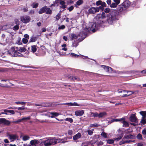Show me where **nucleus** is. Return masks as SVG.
Instances as JSON below:
<instances>
[{"mask_svg": "<svg viewBox=\"0 0 146 146\" xmlns=\"http://www.w3.org/2000/svg\"><path fill=\"white\" fill-rule=\"evenodd\" d=\"M65 27V26L64 25H62L61 26H60L58 28V29H64Z\"/></svg>", "mask_w": 146, "mask_h": 146, "instance_id": "3c124183", "label": "nucleus"}, {"mask_svg": "<svg viewBox=\"0 0 146 146\" xmlns=\"http://www.w3.org/2000/svg\"><path fill=\"white\" fill-rule=\"evenodd\" d=\"M84 113V111L83 110H78L75 112V115L76 116H82Z\"/></svg>", "mask_w": 146, "mask_h": 146, "instance_id": "ddd939ff", "label": "nucleus"}, {"mask_svg": "<svg viewBox=\"0 0 146 146\" xmlns=\"http://www.w3.org/2000/svg\"><path fill=\"white\" fill-rule=\"evenodd\" d=\"M118 92L119 93H128V91H125L122 90H118Z\"/></svg>", "mask_w": 146, "mask_h": 146, "instance_id": "37998d69", "label": "nucleus"}, {"mask_svg": "<svg viewBox=\"0 0 146 146\" xmlns=\"http://www.w3.org/2000/svg\"><path fill=\"white\" fill-rule=\"evenodd\" d=\"M37 38V37L32 36L31 37L30 40H29L30 42H34L36 41Z\"/></svg>", "mask_w": 146, "mask_h": 146, "instance_id": "5701e85b", "label": "nucleus"}, {"mask_svg": "<svg viewBox=\"0 0 146 146\" xmlns=\"http://www.w3.org/2000/svg\"><path fill=\"white\" fill-rule=\"evenodd\" d=\"M65 120L66 121H68L70 123H72L73 122V119L70 118H66L65 119Z\"/></svg>", "mask_w": 146, "mask_h": 146, "instance_id": "a19ab883", "label": "nucleus"}, {"mask_svg": "<svg viewBox=\"0 0 146 146\" xmlns=\"http://www.w3.org/2000/svg\"><path fill=\"white\" fill-rule=\"evenodd\" d=\"M32 6L33 8H36L37 7L38 4L37 3H34L32 5Z\"/></svg>", "mask_w": 146, "mask_h": 146, "instance_id": "a18cd8bd", "label": "nucleus"}, {"mask_svg": "<svg viewBox=\"0 0 146 146\" xmlns=\"http://www.w3.org/2000/svg\"><path fill=\"white\" fill-rule=\"evenodd\" d=\"M110 9L109 8H106L104 10V12L106 13H108L110 11Z\"/></svg>", "mask_w": 146, "mask_h": 146, "instance_id": "6e6d98bb", "label": "nucleus"}, {"mask_svg": "<svg viewBox=\"0 0 146 146\" xmlns=\"http://www.w3.org/2000/svg\"><path fill=\"white\" fill-rule=\"evenodd\" d=\"M31 18L29 16H23L21 18V20L24 23H27L29 22Z\"/></svg>", "mask_w": 146, "mask_h": 146, "instance_id": "0eeeda50", "label": "nucleus"}, {"mask_svg": "<svg viewBox=\"0 0 146 146\" xmlns=\"http://www.w3.org/2000/svg\"><path fill=\"white\" fill-rule=\"evenodd\" d=\"M89 13L90 14H94L98 12L97 9H96V7H92L88 10Z\"/></svg>", "mask_w": 146, "mask_h": 146, "instance_id": "6e6552de", "label": "nucleus"}, {"mask_svg": "<svg viewBox=\"0 0 146 146\" xmlns=\"http://www.w3.org/2000/svg\"><path fill=\"white\" fill-rule=\"evenodd\" d=\"M93 114V116L94 117H98L99 118V114L97 112H95L94 113H92Z\"/></svg>", "mask_w": 146, "mask_h": 146, "instance_id": "09e8293b", "label": "nucleus"}, {"mask_svg": "<svg viewBox=\"0 0 146 146\" xmlns=\"http://www.w3.org/2000/svg\"><path fill=\"white\" fill-rule=\"evenodd\" d=\"M9 113L12 114H14L15 113L14 111L13 110H9Z\"/></svg>", "mask_w": 146, "mask_h": 146, "instance_id": "338daca9", "label": "nucleus"}, {"mask_svg": "<svg viewBox=\"0 0 146 146\" xmlns=\"http://www.w3.org/2000/svg\"><path fill=\"white\" fill-rule=\"evenodd\" d=\"M101 5L103 7H106V4L105 2L102 1Z\"/></svg>", "mask_w": 146, "mask_h": 146, "instance_id": "680f3d73", "label": "nucleus"}, {"mask_svg": "<svg viewBox=\"0 0 146 146\" xmlns=\"http://www.w3.org/2000/svg\"><path fill=\"white\" fill-rule=\"evenodd\" d=\"M30 117H24L22 119V121L30 119Z\"/></svg>", "mask_w": 146, "mask_h": 146, "instance_id": "13d9d810", "label": "nucleus"}, {"mask_svg": "<svg viewBox=\"0 0 146 146\" xmlns=\"http://www.w3.org/2000/svg\"><path fill=\"white\" fill-rule=\"evenodd\" d=\"M101 135L103 137L105 138H107V134L104 132H102L101 134Z\"/></svg>", "mask_w": 146, "mask_h": 146, "instance_id": "ea45409f", "label": "nucleus"}, {"mask_svg": "<svg viewBox=\"0 0 146 146\" xmlns=\"http://www.w3.org/2000/svg\"><path fill=\"white\" fill-rule=\"evenodd\" d=\"M23 42L24 44H26L28 41V39L23 38L22 39Z\"/></svg>", "mask_w": 146, "mask_h": 146, "instance_id": "8fccbe9b", "label": "nucleus"}, {"mask_svg": "<svg viewBox=\"0 0 146 146\" xmlns=\"http://www.w3.org/2000/svg\"><path fill=\"white\" fill-rule=\"evenodd\" d=\"M78 41L76 40V41H74L73 42L72 44V46L73 47H76L78 45Z\"/></svg>", "mask_w": 146, "mask_h": 146, "instance_id": "f704fd0d", "label": "nucleus"}, {"mask_svg": "<svg viewBox=\"0 0 146 146\" xmlns=\"http://www.w3.org/2000/svg\"><path fill=\"white\" fill-rule=\"evenodd\" d=\"M102 1L101 0H99L96 2V5L97 6H98L101 5Z\"/></svg>", "mask_w": 146, "mask_h": 146, "instance_id": "de8ad7c7", "label": "nucleus"}, {"mask_svg": "<svg viewBox=\"0 0 146 146\" xmlns=\"http://www.w3.org/2000/svg\"><path fill=\"white\" fill-rule=\"evenodd\" d=\"M60 115V114L57 112H52L49 113L47 115L49 117H50L51 118H53L55 117H57Z\"/></svg>", "mask_w": 146, "mask_h": 146, "instance_id": "9b49d317", "label": "nucleus"}, {"mask_svg": "<svg viewBox=\"0 0 146 146\" xmlns=\"http://www.w3.org/2000/svg\"><path fill=\"white\" fill-rule=\"evenodd\" d=\"M25 109V108L24 106H22L21 107H19L17 108L18 110H23Z\"/></svg>", "mask_w": 146, "mask_h": 146, "instance_id": "0e129e2a", "label": "nucleus"}, {"mask_svg": "<svg viewBox=\"0 0 146 146\" xmlns=\"http://www.w3.org/2000/svg\"><path fill=\"white\" fill-rule=\"evenodd\" d=\"M125 9V8H124L123 5L122 4H121L119 5L118 8V10L119 12H121L124 10Z\"/></svg>", "mask_w": 146, "mask_h": 146, "instance_id": "4be33fe9", "label": "nucleus"}, {"mask_svg": "<svg viewBox=\"0 0 146 146\" xmlns=\"http://www.w3.org/2000/svg\"><path fill=\"white\" fill-rule=\"evenodd\" d=\"M19 29V26L18 25H17L13 27V29L14 30H18Z\"/></svg>", "mask_w": 146, "mask_h": 146, "instance_id": "864d4df0", "label": "nucleus"}, {"mask_svg": "<svg viewBox=\"0 0 146 146\" xmlns=\"http://www.w3.org/2000/svg\"><path fill=\"white\" fill-rule=\"evenodd\" d=\"M142 133L143 135H146V129H143L142 131Z\"/></svg>", "mask_w": 146, "mask_h": 146, "instance_id": "052dcab7", "label": "nucleus"}, {"mask_svg": "<svg viewBox=\"0 0 146 146\" xmlns=\"http://www.w3.org/2000/svg\"><path fill=\"white\" fill-rule=\"evenodd\" d=\"M106 17L105 13L103 12L101 14H98L94 19V21H96V23H90V26L88 27L83 24L82 25V33H80L79 36L84 38L87 35V31L92 30V32H95L98 29L99 25L103 22L102 19L105 18Z\"/></svg>", "mask_w": 146, "mask_h": 146, "instance_id": "f257e3e1", "label": "nucleus"}, {"mask_svg": "<svg viewBox=\"0 0 146 146\" xmlns=\"http://www.w3.org/2000/svg\"><path fill=\"white\" fill-rule=\"evenodd\" d=\"M83 3V0H78L76 2V4H75V6L76 8L78 7V6H79L81 5Z\"/></svg>", "mask_w": 146, "mask_h": 146, "instance_id": "6ab92c4d", "label": "nucleus"}, {"mask_svg": "<svg viewBox=\"0 0 146 146\" xmlns=\"http://www.w3.org/2000/svg\"><path fill=\"white\" fill-rule=\"evenodd\" d=\"M100 126V125L99 124L95 123L94 124H91L90 126V127H97Z\"/></svg>", "mask_w": 146, "mask_h": 146, "instance_id": "c756f323", "label": "nucleus"}, {"mask_svg": "<svg viewBox=\"0 0 146 146\" xmlns=\"http://www.w3.org/2000/svg\"><path fill=\"white\" fill-rule=\"evenodd\" d=\"M121 122L123 123V126L125 127H127L129 126V124L128 123L124 120V119Z\"/></svg>", "mask_w": 146, "mask_h": 146, "instance_id": "b1692460", "label": "nucleus"}, {"mask_svg": "<svg viewBox=\"0 0 146 146\" xmlns=\"http://www.w3.org/2000/svg\"><path fill=\"white\" fill-rule=\"evenodd\" d=\"M58 140V139L56 140L54 139H48L45 140L43 143L45 146H50L56 143Z\"/></svg>", "mask_w": 146, "mask_h": 146, "instance_id": "20e7f679", "label": "nucleus"}, {"mask_svg": "<svg viewBox=\"0 0 146 146\" xmlns=\"http://www.w3.org/2000/svg\"><path fill=\"white\" fill-rule=\"evenodd\" d=\"M139 113L142 116H145L146 117V111H140Z\"/></svg>", "mask_w": 146, "mask_h": 146, "instance_id": "79ce46f5", "label": "nucleus"}, {"mask_svg": "<svg viewBox=\"0 0 146 146\" xmlns=\"http://www.w3.org/2000/svg\"><path fill=\"white\" fill-rule=\"evenodd\" d=\"M30 138V137L27 135H25L23 137V140L24 141L28 140Z\"/></svg>", "mask_w": 146, "mask_h": 146, "instance_id": "e433bc0d", "label": "nucleus"}, {"mask_svg": "<svg viewBox=\"0 0 146 146\" xmlns=\"http://www.w3.org/2000/svg\"><path fill=\"white\" fill-rule=\"evenodd\" d=\"M46 6H44L42 8L38 11L39 14H42L44 13L46 9Z\"/></svg>", "mask_w": 146, "mask_h": 146, "instance_id": "412c9836", "label": "nucleus"}, {"mask_svg": "<svg viewBox=\"0 0 146 146\" xmlns=\"http://www.w3.org/2000/svg\"><path fill=\"white\" fill-rule=\"evenodd\" d=\"M7 136L8 138L11 140V141H13L16 140L18 137L17 135L15 134H7Z\"/></svg>", "mask_w": 146, "mask_h": 146, "instance_id": "423d86ee", "label": "nucleus"}, {"mask_svg": "<svg viewBox=\"0 0 146 146\" xmlns=\"http://www.w3.org/2000/svg\"><path fill=\"white\" fill-rule=\"evenodd\" d=\"M131 3V2L129 0H125L121 4L124 8L126 9L129 7Z\"/></svg>", "mask_w": 146, "mask_h": 146, "instance_id": "1a4fd4ad", "label": "nucleus"}, {"mask_svg": "<svg viewBox=\"0 0 146 146\" xmlns=\"http://www.w3.org/2000/svg\"><path fill=\"white\" fill-rule=\"evenodd\" d=\"M60 18V14L58 13L56 16V20H59Z\"/></svg>", "mask_w": 146, "mask_h": 146, "instance_id": "5fc2aeb1", "label": "nucleus"}, {"mask_svg": "<svg viewBox=\"0 0 146 146\" xmlns=\"http://www.w3.org/2000/svg\"><path fill=\"white\" fill-rule=\"evenodd\" d=\"M122 136H119L117 138H115L114 140L115 141V140L118 141V140L120 139L121 138Z\"/></svg>", "mask_w": 146, "mask_h": 146, "instance_id": "69168bd1", "label": "nucleus"}, {"mask_svg": "<svg viewBox=\"0 0 146 146\" xmlns=\"http://www.w3.org/2000/svg\"><path fill=\"white\" fill-rule=\"evenodd\" d=\"M59 4L60 5L59 6V7L60 9H64L66 7V5L65 4L64 0L61 2Z\"/></svg>", "mask_w": 146, "mask_h": 146, "instance_id": "a211bd4d", "label": "nucleus"}, {"mask_svg": "<svg viewBox=\"0 0 146 146\" xmlns=\"http://www.w3.org/2000/svg\"><path fill=\"white\" fill-rule=\"evenodd\" d=\"M118 5V4L115 2H113L110 4V7L111 8H115L117 7Z\"/></svg>", "mask_w": 146, "mask_h": 146, "instance_id": "bb28decb", "label": "nucleus"}, {"mask_svg": "<svg viewBox=\"0 0 146 146\" xmlns=\"http://www.w3.org/2000/svg\"><path fill=\"white\" fill-rule=\"evenodd\" d=\"M73 9H74V7L73 6H71L68 9L70 11H71L72 10H73Z\"/></svg>", "mask_w": 146, "mask_h": 146, "instance_id": "774afa93", "label": "nucleus"}, {"mask_svg": "<svg viewBox=\"0 0 146 146\" xmlns=\"http://www.w3.org/2000/svg\"><path fill=\"white\" fill-rule=\"evenodd\" d=\"M68 133L70 135H72L73 134V131L72 130H69L68 131Z\"/></svg>", "mask_w": 146, "mask_h": 146, "instance_id": "e2e57ef3", "label": "nucleus"}, {"mask_svg": "<svg viewBox=\"0 0 146 146\" xmlns=\"http://www.w3.org/2000/svg\"><path fill=\"white\" fill-rule=\"evenodd\" d=\"M70 55L71 56L74 57H77L79 56V55H77L73 53H71L70 54Z\"/></svg>", "mask_w": 146, "mask_h": 146, "instance_id": "c03bdc74", "label": "nucleus"}, {"mask_svg": "<svg viewBox=\"0 0 146 146\" xmlns=\"http://www.w3.org/2000/svg\"><path fill=\"white\" fill-rule=\"evenodd\" d=\"M62 47L63 48H62V50H63L66 51L67 50V48H66V45L65 44H64L62 45Z\"/></svg>", "mask_w": 146, "mask_h": 146, "instance_id": "4c0bfd02", "label": "nucleus"}, {"mask_svg": "<svg viewBox=\"0 0 146 146\" xmlns=\"http://www.w3.org/2000/svg\"><path fill=\"white\" fill-rule=\"evenodd\" d=\"M39 143L38 140L34 139L31 140L30 143V144L32 145L36 146L37 144H38Z\"/></svg>", "mask_w": 146, "mask_h": 146, "instance_id": "2eb2a0df", "label": "nucleus"}, {"mask_svg": "<svg viewBox=\"0 0 146 146\" xmlns=\"http://www.w3.org/2000/svg\"><path fill=\"white\" fill-rule=\"evenodd\" d=\"M107 115V113L106 112H103L100 113H99V118H101L103 117H104Z\"/></svg>", "mask_w": 146, "mask_h": 146, "instance_id": "a878e982", "label": "nucleus"}, {"mask_svg": "<svg viewBox=\"0 0 146 146\" xmlns=\"http://www.w3.org/2000/svg\"><path fill=\"white\" fill-rule=\"evenodd\" d=\"M141 119L140 121L141 123L144 124L146 123V117L145 116H142Z\"/></svg>", "mask_w": 146, "mask_h": 146, "instance_id": "393cba45", "label": "nucleus"}, {"mask_svg": "<svg viewBox=\"0 0 146 146\" xmlns=\"http://www.w3.org/2000/svg\"><path fill=\"white\" fill-rule=\"evenodd\" d=\"M8 36V34H2L1 36V41L3 43L4 45H5L6 43V36Z\"/></svg>", "mask_w": 146, "mask_h": 146, "instance_id": "4468645a", "label": "nucleus"}, {"mask_svg": "<svg viewBox=\"0 0 146 146\" xmlns=\"http://www.w3.org/2000/svg\"><path fill=\"white\" fill-rule=\"evenodd\" d=\"M0 123L9 125L10 124V122L9 121L5 119L2 118H0Z\"/></svg>", "mask_w": 146, "mask_h": 146, "instance_id": "9d476101", "label": "nucleus"}, {"mask_svg": "<svg viewBox=\"0 0 146 146\" xmlns=\"http://www.w3.org/2000/svg\"><path fill=\"white\" fill-rule=\"evenodd\" d=\"M124 119V118H122L120 119H114L111 120V122H114V121H122V120Z\"/></svg>", "mask_w": 146, "mask_h": 146, "instance_id": "7c9ffc66", "label": "nucleus"}, {"mask_svg": "<svg viewBox=\"0 0 146 146\" xmlns=\"http://www.w3.org/2000/svg\"><path fill=\"white\" fill-rule=\"evenodd\" d=\"M118 13L116 11H113L106 15L107 22L109 24H112L117 19Z\"/></svg>", "mask_w": 146, "mask_h": 146, "instance_id": "7ed1b4c3", "label": "nucleus"}, {"mask_svg": "<svg viewBox=\"0 0 146 146\" xmlns=\"http://www.w3.org/2000/svg\"><path fill=\"white\" fill-rule=\"evenodd\" d=\"M15 104H21V105H25L26 104V102H15Z\"/></svg>", "mask_w": 146, "mask_h": 146, "instance_id": "49530a36", "label": "nucleus"}, {"mask_svg": "<svg viewBox=\"0 0 146 146\" xmlns=\"http://www.w3.org/2000/svg\"><path fill=\"white\" fill-rule=\"evenodd\" d=\"M6 39V43H7L8 42L11 41V40L12 36L10 34H8V36H7Z\"/></svg>", "mask_w": 146, "mask_h": 146, "instance_id": "aec40b11", "label": "nucleus"}, {"mask_svg": "<svg viewBox=\"0 0 146 146\" xmlns=\"http://www.w3.org/2000/svg\"><path fill=\"white\" fill-rule=\"evenodd\" d=\"M128 92H131V93L130 94H123L122 96L123 97H126V96H128L131 95L133 94L134 93V92L132 91H128Z\"/></svg>", "mask_w": 146, "mask_h": 146, "instance_id": "c9c22d12", "label": "nucleus"}, {"mask_svg": "<svg viewBox=\"0 0 146 146\" xmlns=\"http://www.w3.org/2000/svg\"><path fill=\"white\" fill-rule=\"evenodd\" d=\"M17 50V47H12L8 51V53L11 56L14 57H28L29 53L28 52H26L23 54H22L19 52Z\"/></svg>", "mask_w": 146, "mask_h": 146, "instance_id": "f03ea898", "label": "nucleus"}, {"mask_svg": "<svg viewBox=\"0 0 146 146\" xmlns=\"http://www.w3.org/2000/svg\"><path fill=\"white\" fill-rule=\"evenodd\" d=\"M136 138L137 139L140 140H142L143 139L142 135L140 133H139L137 135Z\"/></svg>", "mask_w": 146, "mask_h": 146, "instance_id": "473e14b6", "label": "nucleus"}, {"mask_svg": "<svg viewBox=\"0 0 146 146\" xmlns=\"http://www.w3.org/2000/svg\"><path fill=\"white\" fill-rule=\"evenodd\" d=\"M114 139H109L107 140V143L109 144H113L114 143Z\"/></svg>", "mask_w": 146, "mask_h": 146, "instance_id": "2f4dec72", "label": "nucleus"}, {"mask_svg": "<svg viewBox=\"0 0 146 146\" xmlns=\"http://www.w3.org/2000/svg\"><path fill=\"white\" fill-rule=\"evenodd\" d=\"M64 104L65 105L72 106V103L70 102L68 103H64Z\"/></svg>", "mask_w": 146, "mask_h": 146, "instance_id": "bf43d9fd", "label": "nucleus"}, {"mask_svg": "<svg viewBox=\"0 0 146 146\" xmlns=\"http://www.w3.org/2000/svg\"><path fill=\"white\" fill-rule=\"evenodd\" d=\"M2 110H3L4 112V113H5V114L7 115L9 114H8L7 113L9 112V110H7V109H4Z\"/></svg>", "mask_w": 146, "mask_h": 146, "instance_id": "4d7b16f0", "label": "nucleus"}, {"mask_svg": "<svg viewBox=\"0 0 146 146\" xmlns=\"http://www.w3.org/2000/svg\"><path fill=\"white\" fill-rule=\"evenodd\" d=\"M64 0H55L54 4H57V5L58 6L59 5L58 4H59L61 2H62V1Z\"/></svg>", "mask_w": 146, "mask_h": 146, "instance_id": "58836bf2", "label": "nucleus"}, {"mask_svg": "<svg viewBox=\"0 0 146 146\" xmlns=\"http://www.w3.org/2000/svg\"><path fill=\"white\" fill-rule=\"evenodd\" d=\"M87 132H88V134L90 135H92L93 133V131L90 130H88L87 131Z\"/></svg>", "mask_w": 146, "mask_h": 146, "instance_id": "603ef678", "label": "nucleus"}, {"mask_svg": "<svg viewBox=\"0 0 146 146\" xmlns=\"http://www.w3.org/2000/svg\"><path fill=\"white\" fill-rule=\"evenodd\" d=\"M81 137V134L80 133H78L76 134L73 136V139L74 140H76L78 139H79Z\"/></svg>", "mask_w": 146, "mask_h": 146, "instance_id": "f3484780", "label": "nucleus"}, {"mask_svg": "<svg viewBox=\"0 0 146 146\" xmlns=\"http://www.w3.org/2000/svg\"><path fill=\"white\" fill-rule=\"evenodd\" d=\"M135 113L132 114L131 115L130 117V120L132 122H134L133 123H131V124L134 126L136 125L137 124V120L135 116Z\"/></svg>", "mask_w": 146, "mask_h": 146, "instance_id": "39448f33", "label": "nucleus"}, {"mask_svg": "<svg viewBox=\"0 0 146 146\" xmlns=\"http://www.w3.org/2000/svg\"><path fill=\"white\" fill-rule=\"evenodd\" d=\"M70 37L72 40L76 39L77 38V36L74 34H72L70 35Z\"/></svg>", "mask_w": 146, "mask_h": 146, "instance_id": "72a5a7b5", "label": "nucleus"}, {"mask_svg": "<svg viewBox=\"0 0 146 146\" xmlns=\"http://www.w3.org/2000/svg\"><path fill=\"white\" fill-rule=\"evenodd\" d=\"M37 50L36 46L35 45H33L31 46V52L34 53Z\"/></svg>", "mask_w": 146, "mask_h": 146, "instance_id": "cd10ccee", "label": "nucleus"}, {"mask_svg": "<svg viewBox=\"0 0 146 146\" xmlns=\"http://www.w3.org/2000/svg\"><path fill=\"white\" fill-rule=\"evenodd\" d=\"M102 67L106 72L110 73L111 72H112V69L110 67L105 65H102Z\"/></svg>", "mask_w": 146, "mask_h": 146, "instance_id": "f8f14e48", "label": "nucleus"}, {"mask_svg": "<svg viewBox=\"0 0 146 146\" xmlns=\"http://www.w3.org/2000/svg\"><path fill=\"white\" fill-rule=\"evenodd\" d=\"M45 11L46 13L47 14H50L52 13V11L51 10H50V8H48L47 6Z\"/></svg>", "mask_w": 146, "mask_h": 146, "instance_id": "c85d7f7f", "label": "nucleus"}, {"mask_svg": "<svg viewBox=\"0 0 146 146\" xmlns=\"http://www.w3.org/2000/svg\"><path fill=\"white\" fill-rule=\"evenodd\" d=\"M18 52H20L21 53H24L25 52V53L26 52V49L25 47H18ZM27 52H29L28 51H27Z\"/></svg>", "mask_w": 146, "mask_h": 146, "instance_id": "dca6fc26", "label": "nucleus"}]
</instances>
